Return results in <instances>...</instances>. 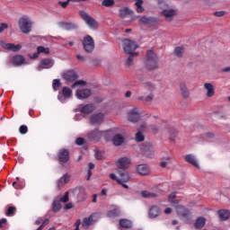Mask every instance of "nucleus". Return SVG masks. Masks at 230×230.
<instances>
[{"mask_svg":"<svg viewBox=\"0 0 230 230\" xmlns=\"http://www.w3.org/2000/svg\"><path fill=\"white\" fill-rule=\"evenodd\" d=\"M3 224H6V218H2L0 220V227H3Z\"/></svg>","mask_w":230,"mask_h":230,"instance_id":"nucleus-62","label":"nucleus"},{"mask_svg":"<svg viewBox=\"0 0 230 230\" xmlns=\"http://www.w3.org/2000/svg\"><path fill=\"white\" fill-rule=\"evenodd\" d=\"M71 181V175L68 173L64 174L58 181V188H62L65 184H67Z\"/></svg>","mask_w":230,"mask_h":230,"instance_id":"nucleus-28","label":"nucleus"},{"mask_svg":"<svg viewBox=\"0 0 230 230\" xmlns=\"http://www.w3.org/2000/svg\"><path fill=\"white\" fill-rule=\"evenodd\" d=\"M18 26H19L22 33L28 35V33L31 32V27L33 26V22H31V19L30 17L22 16L19 20Z\"/></svg>","mask_w":230,"mask_h":230,"instance_id":"nucleus-4","label":"nucleus"},{"mask_svg":"<svg viewBox=\"0 0 230 230\" xmlns=\"http://www.w3.org/2000/svg\"><path fill=\"white\" fill-rule=\"evenodd\" d=\"M139 22H140V24H152V22H154V18L142 16L139 19Z\"/></svg>","mask_w":230,"mask_h":230,"instance_id":"nucleus-37","label":"nucleus"},{"mask_svg":"<svg viewBox=\"0 0 230 230\" xmlns=\"http://www.w3.org/2000/svg\"><path fill=\"white\" fill-rule=\"evenodd\" d=\"M128 58L126 59V67L132 66V64H134V57H137L136 54H128Z\"/></svg>","mask_w":230,"mask_h":230,"instance_id":"nucleus-38","label":"nucleus"},{"mask_svg":"<svg viewBox=\"0 0 230 230\" xmlns=\"http://www.w3.org/2000/svg\"><path fill=\"white\" fill-rule=\"evenodd\" d=\"M39 51H37L36 53H33L31 56V58H39Z\"/></svg>","mask_w":230,"mask_h":230,"instance_id":"nucleus-59","label":"nucleus"},{"mask_svg":"<svg viewBox=\"0 0 230 230\" xmlns=\"http://www.w3.org/2000/svg\"><path fill=\"white\" fill-rule=\"evenodd\" d=\"M52 87L54 91H58V89L60 88V80L55 79L53 81Z\"/></svg>","mask_w":230,"mask_h":230,"instance_id":"nucleus-45","label":"nucleus"},{"mask_svg":"<svg viewBox=\"0 0 230 230\" xmlns=\"http://www.w3.org/2000/svg\"><path fill=\"white\" fill-rule=\"evenodd\" d=\"M69 0L66 1V2H58V4H60L62 6V8H66L67 7V4H69Z\"/></svg>","mask_w":230,"mask_h":230,"instance_id":"nucleus-55","label":"nucleus"},{"mask_svg":"<svg viewBox=\"0 0 230 230\" xmlns=\"http://www.w3.org/2000/svg\"><path fill=\"white\" fill-rule=\"evenodd\" d=\"M102 4V6H106V7L113 6L114 0H103Z\"/></svg>","mask_w":230,"mask_h":230,"instance_id":"nucleus-46","label":"nucleus"},{"mask_svg":"<svg viewBox=\"0 0 230 230\" xmlns=\"http://www.w3.org/2000/svg\"><path fill=\"white\" fill-rule=\"evenodd\" d=\"M84 142H85V140H84L83 137H78V138H76V140H75V143H76L78 146L84 145Z\"/></svg>","mask_w":230,"mask_h":230,"instance_id":"nucleus-52","label":"nucleus"},{"mask_svg":"<svg viewBox=\"0 0 230 230\" xmlns=\"http://www.w3.org/2000/svg\"><path fill=\"white\" fill-rule=\"evenodd\" d=\"M174 55L175 57H179V58H181V57L184 55V49L182 47H176L174 49Z\"/></svg>","mask_w":230,"mask_h":230,"instance_id":"nucleus-41","label":"nucleus"},{"mask_svg":"<svg viewBox=\"0 0 230 230\" xmlns=\"http://www.w3.org/2000/svg\"><path fill=\"white\" fill-rule=\"evenodd\" d=\"M206 226V219L203 217H199L196 219L195 227L196 229H202Z\"/></svg>","mask_w":230,"mask_h":230,"instance_id":"nucleus-31","label":"nucleus"},{"mask_svg":"<svg viewBox=\"0 0 230 230\" xmlns=\"http://www.w3.org/2000/svg\"><path fill=\"white\" fill-rule=\"evenodd\" d=\"M119 178L114 173L110 174L111 181H117L118 184H120L125 190H128V186L126 184L130 181V174L127 172H119Z\"/></svg>","mask_w":230,"mask_h":230,"instance_id":"nucleus-2","label":"nucleus"},{"mask_svg":"<svg viewBox=\"0 0 230 230\" xmlns=\"http://www.w3.org/2000/svg\"><path fill=\"white\" fill-rule=\"evenodd\" d=\"M125 137L119 134L115 135L112 138V143L115 146H119L123 145Z\"/></svg>","mask_w":230,"mask_h":230,"instance_id":"nucleus-29","label":"nucleus"},{"mask_svg":"<svg viewBox=\"0 0 230 230\" xmlns=\"http://www.w3.org/2000/svg\"><path fill=\"white\" fill-rule=\"evenodd\" d=\"M119 226L125 229H129V227H132V222L128 219H122L119 221Z\"/></svg>","mask_w":230,"mask_h":230,"instance_id":"nucleus-36","label":"nucleus"},{"mask_svg":"<svg viewBox=\"0 0 230 230\" xmlns=\"http://www.w3.org/2000/svg\"><path fill=\"white\" fill-rule=\"evenodd\" d=\"M223 73H230V66L223 68Z\"/></svg>","mask_w":230,"mask_h":230,"instance_id":"nucleus-64","label":"nucleus"},{"mask_svg":"<svg viewBox=\"0 0 230 230\" xmlns=\"http://www.w3.org/2000/svg\"><path fill=\"white\" fill-rule=\"evenodd\" d=\"M80 15L91 30H96V28H98V22L94 20V18L89 16V14L85 13V11H81Z\"/></svg>","mask_w":230,"mask_h":230,"instance_id":"nucleus-7","label":"nucleus"},{"mask_svg":"<svg viewBox=\"0 0 230 230\" xmlns=\"http://www.w3.org/2000/svg\"><path fill=\"white\" fill-rule=\"evenodd\" d=\"M37 51L38 53H44L45 55H49V48H45L43 46H40L37 48Z\"/></svg>","mask_w":230,"mask_h":230,"instance_id":"nucleus-43","label":"nucleus"},{"mask_svg":"<svg viewBox=\"0 0 230 230\" xmlns=\"http://www.w3.org/2000/svg\"><path fill=\"white\" fill-rule=\"evenodd\" d=\"M82 225V220L77 219L76 222L75 223V229L74 230H80V226Z\"/></svg>","mask_w":230,"mask_h":230,"instance_id":"nucleus-51","label":"nucleus"},{"mask_svg":"<svg viewBox=\"0 0 230 230\" xmlns=\"http://www.w3.org/2000/svg\"><path fill=\"white\" fill-rule=\"evenodd\" d=\"M146 128V125H141L138 128V131L135 135V139L137 142L145 141V135H143V131Z\"/></svg>","mask_w":230,"mask_h":230,"instance_id":"nucleus-24","label":"nucleus"},{"mask_svg":"<svg viewBox=\"0 0 230 230\" xmlns=\"http://www.w3.org/2000/svg\"><path fill=\"white\" fill-rule=\"evenodd\" d=\"M60 26L63 30H66V31L76 29V24L75 23L61 22Z\"/></svg>","mask_w":230,"mask_h":230,"instance_id":"nucleus-35","label":"nucleus"},{"mask_svg":"<svg viewBox=\"0 0 230 230\" xmlns=\"http://www.w3.org/2000/svg\"><path fill=\"white\" fill-rule=\"evenodd\" d=\"M6 215L7 217H11V215H15V207H9Z\"/></svg>","mask_w":230,"mask_h":230,"instance_id":"nucleus-47","label":"nucleus"},{"mask_svg":"<svg viewBox=\"0 0 230 230\" xmlns=\"http://www.w3.org/2000/svg\"><path fill=\"white\" fill-rule=\"evenodd\" d=\"M63 78L66 82H75L76 78H78V75H76L75 71L69 70L67 72L63 73Z\"/></svg>","mask_w":230,"mask_h":230,"instance_id":"nucleus-18","label":"nucleus"},{"mask_svg":"<svg viewBox=\"0 0 230 230\" xmlns=\"http://www.w3.org/2000/svg\"><path fill=\"white\" fill-rule=\"evenodd\" d=\"M8 29V24L6 23H2L0 26V33H3V31H4V30Z\"/></svg>","mask_w":230,"mask_h":230,"instance_id":"nucleus-53","label":"nucleus"},{"mask_svg":"<svg viewBox=\"0 0 230 230\" xmlns=\"http://www.w3.org/2000/svg\"><path fill=\"white\" fill-rule=\"evenodd\" d=\"M20 134H26L28 132V127L25 125H22L19 128Z\"/></svg>","mask_w":230,"mask_h":230,"instance_id":"nucleus-48","label":"nucleus"},{"mask_svg":"<svg viewBox=\"0 0 230 230\" xmlns=\"http://www.w3.org/2000/svg\"><path fill=\"white\" fill-rule=\"evenodd\" d=\"M146 67L147 69H157L159 67V57L152 50L147 52V58L146 60Z\"/></svg>","mask_w":230,"mask_h":230,"instance_id":"nucleus-5","label":"nucleus"},{"mask_svg":"<svg viewBox=\"0 0 230 230\" xmlns=\"http://www.w3.org/2000/svg\"><path fill=\"white\" fill-rule=\"evenodd\" d=\"M218 216L220 217L221 220L226 221V220H229L230 217V212L228 210H219L218 211Z\"/></svg>","mask_w":230,"mask_h":230,"instance_id":"nucleus-32","label":"nucleus"},{"mask_svg":"<svg viewBox=\"0 0 230 230\" xmlns=\"http://www.w3.org/2000/svg\"><path fill=\"white\" fill-rule=\"evenodd\" d=\"M102 136H103V131H100V129L95 128L88 133V139H91L92 141H98Z\"/></svg>","mask_w":230,"mask_h":230,"instance_id":"nucleus-20","label":"nucleus"},{"mask_svg":"<svg viewBox=\"0 0 230 230\" xmlns=\"http://www.w3.org/2000/svg\"><path fill=\"white\" fill-rule=\"evenodd\" d=\"M160 213L161 211L158 207H152L149 210V217L150 218H155V217H159Z\"/></svg>","mask_w":230,"mask_h":230,"instance_id":"nucleus-33","label":"nucleus"},{"mask_svg":"<svg viewBox=\"0 0 230 230\" xmlns=\"http://www.w3.org/2000/svg\"><path fill=\"white\" fill-rule=\"evenodd\" d=\"M203 87L206 91L207 98H213L215 96V86L211 83H205Z\"/></svg>","mask_w":230,"mask_h":230,"instance_id":"nucleus-19","label":"nucleus"},{"mask_svg":"<svg viewBox=\"0 0 230 230\" xmlns=\"http://www.w3.org/2000/svg\"><path fill=\"white\" fill-rule=\"evenodd\" d=\"M137 172L139 175H150V168L145 164L137 166Z\"/></svg>","mask_w":230,"mask_h":230,"instance_id":"nucleus-22","label":"nucleus"},{"mask_svg":"<svg viewBox=\"0 0 230 230\" xmlns=\"http://www.w3.org/2000/svg\"><path fill=\"white\" fill-rule=\"evenodd\" d=\"M144 100L145 102H152V100H154V95L148 94Z\"/></svg>","mask_w":230,"mask_h":230,"instance_id":"nucleus-56","label":"nucleus"},{"mask_svg":"<svg viewBox=\"0 0 230 230\" xmlns=\"http://www.w3.org/2000/svg\"><path fill=\"white\" fill-rule=\"evenodd\" d=\"M225 13H226L224 11H219V12L214 13V15H216V17H224Z\"/></svg>","mask_w":230,"mask_h":230,"instance_id":"nucleus-54","label":"nucleus"},{"mask_svg":"<svg viewBox=\"0 0 230 230\" xmlns=\"http://www.w3.org/2000/svg\"><path fill=\"white\" fill-rule=\"evenodd\" d=\"M60 200L61 202H67L69 200V191H66Z\"/></svg>","mask_w":230,"mask_h":230,"instance_id":"nucleus-49","label":"nucleus"},{"mask_svg":"<svg viewBox=\"0 0 230 230\" xmlns=\"http://www.w3.org/2000/svg\"><path fill=\"white\" fill-rule=\"evenodd\" d=\"M119 215V209H118V208L110 210L108 212V217H110V218H112L113 217H118Z\"/></svg>","mask_w":230,"mask_h":230,"instance_id":"nucleus-44","label":"nucleus"},{"mask_svg":"<svg viewBox=\"0 0 230 230\" xmlns=\"http://www.w3.org/2000/svg\"><path fill=\"white\" fill-rule=\"evenodd\" d=\"M164 213H165V215H170V213H172V208H165Z\"/></svg>","mask_w":230,"mask_h":230,"instance_id":"nucleus-63","label":"nucleus"},{"mask_svg":"<svg viewBox=\"0 0 230 230\" xmlns=\"http://www.w3.org/2000/svg\"><path fill=\"white\" fill-rule=\"evenodd\" d=\"M83 46L86 53H93L94 51V40L90 35H86L83 39Z\"/></svg>","mask_w":230,"mask_h":230,"instance_id":"nucleus-9","label":"nucleus"},{"mask_svg":"<svg viewBox=\"0 0 230 230\" xmlns=\"http://www.w3.org/2000/svg\"><path fill=\"white\" fill-rule=\"evenodd\" d=\"M52 209L55 213H57V211H60V209H62V205L60 204V201L55 200L52 204Z\"/></svg>","mask_w":230,"mask_h":230,"instance_id":"nucleus-42","label":"nucleus"},{"mask_svg":"<svg viewBox=\"0 0 230 230\" xmlns=\"http://www.w3.org/2000/svg\"><path fill=\"white\" fill-rule=\"evenodd\" d=\"M122 48L127 55H137V52L135 51L139 48V45L132 40L126 39L122 40Z\"/></svg>","mask_w":230,"mask_h":230,"instance_id":"nucleus-3","label":"nucleus"},{"mask_svg":"<svg viewBox=\"0 0 230 230\" xmlns=\"http://www.w3.org/2000/svg\"><path fill=\"white\" fill-rule=\"evenodd\" d=\"M55 66V62L51 58H45L40 61V65L37 66V71H42V69H51Z\"/></svg>","mask_w":230,"mask_h":230,"instance_id":"nucleus-13","label":"nucleus"},{"mask_svg":"<svg viewBox=\"0 0 230 230\" xmlns=\"http://www.w3.org/2000/svg\"><path fill=\"white\" fill-rule=\"evenodd\" d=\"M72 89H76L75 97L77 100H87L92 94L91 89L85 88V81H76L72 84Z\"/></svg>","mask_w":230,"mask_h":230,"instance_id":"nucleus-1","label":"nucleus"},{"mask_svg":"<svg viewBox=\"0 0 230 230\" xmlns=\"http://www.w3.org/2000/svg\"><path fill=\"white\" fill-rule=\"evenodd\" d=\"M180 93L182 96V98L188 99L190 98V90L188 89V86L185 83L180 84Z\"/></svg>","mask_w":230,"mask_h":230,"instance_id":"nucleus-26","label":"nucleus"},{"mask_svg":"<svg viewBox=\"0 0 230 230\" xmlns=\"http://www.w3.org/2000/svg\"><path fill=\"white\" fill-rule=\"evenodd\" d=\"M130 13H132V10H130L128 7H124L122 9L119 10V17H121L122 19H125V17H127V15H130Z\"/></svg>","mask_w":230,"mask_h":230,"instance_id":"nucleus-34","label":"nucleus"},{"mask_svg":"<svg viewBox=\"0 0 230 230\" xmlns=\"http://www.w3.org/2000/svg\"><path fill=\"white\" fill-rule=\"evenodd\" d=\"M185 161L189 163V164H191L195 168H199V162L197 161V157L193 155H187L185 156Z\"/></svg>","mask_w":230,"mask_h":230,"instance_id":"nucleus-25","label":"nucleus"},{"mask_svg":"<svg viewBox=\"0 0 230 230\" xmlns=\"http://www.w3.org/2000/svg\"><path fill=\"white\" fill-rule=\"evenodd\" d=\"M96 215L93 214L89 217H84L82 223L83 229H89L90 226H93L96 222Z\"/></svg>","mask_w":230,"mask_h":230,"instance_id":"nucleus-16","label":"nucleus"},{"mask_svg":"<svg viewBox=\"0 0 230 230\" xmlns=\"http://www.w3.org/2000/svg\"><path fill=\"white\" fill-rule=\"evenodd\" d=\"M144 85L146 89H147V91H155V89H157V86L155 85V84L152 82H146Z\"/></svg>","mask_w":230,"mask_h":230,"instance_id":"nucleus-40","label":"nucleus"},{"mask_svg":"<svg viewBox=\"0 0 230 230\" xmlns=\"http://www.w3.org/2000/svg\"><path fill=\"white\" fill-rule=\"evenodd\" d=\"M168 0H159L158 1V4H160V6H161V8H163V4H166V2H167Z\"/></svg>","mask_w":230,"mask_h":230,"instance_id":"nucleus-58","label":"nucleus"},{"mask_svg":"<svg viewBox=\"0 0 230 230\" xmlns=\"http://www.w3.org/2000/svg\"><path fill=\"white\" fill-rule=\"evenodd\" d=\"M162 17H164L167 22H172L177 15V9L175 8H164L161 12Z\"/></svg>","mask_w":230,"mask_h":230,"instance_id":"nucleus-8","label":"nucleus"},{"mask_svg":"<svg viewBox=\"0 0 230 230\" xmlns=\"http://www.w3.org/2000/svg\"><path fill=\"white\" fill-rule=\"evenodd\" d=\"M0 46L4 48V49H8L9 51H20L22 48L21 44H13V43H5L4 41H0Z\"/></svg>","mask_w":230,"mask_h":230,"instance_id":"nucleus-14","label":"nucleus"},{"mask_svg":"<svg viewBox=\"0 0 230 230\" xmlns=\"http://www.w3.org/2000/svg\"><path fill=\"white\" fill-rule=\"evenodd\" d=\"M105 120V114L102 112L93 113L90 116L89 121L91 125H93L94 127H98L103 123Z\"/></svg>","mask_w":230,"mask_h":230,"instance_id":"nucleus-10","label":"nucleus"},{"mask_svg":"<svg viewBox=\"0 0 230 230\" xmlns=\"http://www.w3.org/2000/svg\"><path fill=\"white\" fill-rule=\"evenodd\" d=\"M94 104H86L81 108V112L84 114H91V112H94Z\"/></svg>","mask_w":230,"mask_h":230,"instance_id":"nucleus-30","label":"nucleus"},{"mask_svg":"<svg viewBox=\"0 0 230 230\" xmlns=\"http://www.w3.org/2000/svg\"><path fill=\"white\" fill-rule=\"evenodd\" d=\"M135 4L137 6V13H143V12H145V8H143V0H137Z\"/></svg>","mask_w":230,"mask_h":230,"instance_id":"nucleus-39","label":"nucleus"},{"mask_svg":"<svg viewBox=\"0 0 230 230\" xmlns=\"http://www.w3.org/2000/svg\"><path fill=\"white\" fill-rule=\"evenodd\" d=\"M175 193H172L171 195H169L168 199H169V201L172 202V200H173V199H175Z\"/></svg>","mask_w":230,"mask_h":230,"instance_id":"nucleus-60","label":"nucleus"},{"mask_svg":"<svg viewBox=\"0 0 230 230\" xmlns=\"http://www.w3.org/2000/svg\"><path fill=\"white\" fill-rule=\"evenodd\" d=\"M176 213L180 218L187 220V223L190 222V218H191V212L190 209L186 208L184 206L178 205L176 206Z\"/></svg>","mask_w":230,"mask_h":230,"instance_id":"nucleus-6","label":"nucleus"},{"mask_svg":"<svg viewBox=\"0 0 230 230\" xmlns=\"http://www.w3.org/2000/svg\"><path fill=\"white\" fill-rule=\"evenodd\" d=\"M71 96H73V91H71V88L64 87L62 89V93L58 95V99L59 102H61V103H65L66 100H69Z\"/></svg>","mask_w":230,"mask_h":230,"instance_id":"nucleus-12","label":"nucleus"},{"mask_svg":"<svg viewBox=\"0 0 230 230\" xmlns=\"http://www.w3.org/2000/svg\"><path fill=\"white\" fill-rule=\"evenodd\" d=\"M128 119L132 123H137L141 119V113L139 112V109L133 108L128 111Z\"/></svg>","mask_w":230,"mask_h":230,"instance_id":"nucleus-11","label":"nucleus"},{"mask_svg":"<svg viewBox=\"0 0 230 230\" xmlns=\"http://www.w3.org/2000/svg\"><path fill=\"white\" fill-rule=\"evenodd\" d=\"M149 128L154 134H157V131L159 130V128H157L155 125L149 126Z\"/></svg>","mask_w":230,"mask_h":230,"instance_id":"nucleus-50","label":"nucleus"},{"mask_svg":"<svg viewBox=\"0 0 230 230\" xmlns=\"http://www.w3.org/2000/svg\"><path fill=\"white\" fill-rule=\"evenodd\" d=\"M140 195L143 199H155L159 197V193L149 190H143L140 192Z\"/></svg>","mask_w":230,"mask_h":230,"instance_id":"nucleus-27","label":"nucleus"},{"mask_svg":"<svg viewBox=\"0 0 230 230\" xmlns=\"http://www.w3.org/2000/svg\"><path fill=\"white\" fill-rule=\"evenodd\" d=\"M143 154L148 159H152V157L155 155V151L154 150V147L152 146H146L143 149Z\"/></svg>","mask_w":230,"mask_h":230,"instance_id":"nucleus-23","label":"nucleus"},{"mask_svg":"<svg viewBox=\"0 0 230 230\" xmlns=\"http://www.w3.org/2000/svg\"><path fill=\"white\" fill-rule=\"evenodd\" d=\"M12 62L15 66H24L28 64V61H26V58L22 55L13 56L12 58Z\"/></svg>","mask_w":230,"mask_h":230,"instance_id":"nucleus-17","label":"nucleus"},{"mask_svg":"<svg viewBox=\"0 0 230 230\" xmlns=\"http://www.w3.org/2000/svg\"><path fill=\"white\" fill-rule=\"evenodd\" d=\"M76 58L79 60V62H84L85 61V57L83 55H77Z\"/></svg>","mask_w":230,"mask_h":230,"instance_id":"nucleus-57","label":"nucleus"},{"mask_svg":"<svg viewBox=\"0 0 230 230\" xmlns=\"http://www.w3.org/2000/svg\"><path fill=\"white\" fill-rule=\"evenodd\" d=\"M73 208V203H68L65 206V209H71Z\"/></svg>","mask_w":230,"mask_h":230,"instance_id":"nucleus-61","label":"nucleus"},{"mask_svg":"<svg viewBox=\"0 0 230 230\" xmlns=\"http://www.w3.org/2000/svg\"><path fill=\"white\" fill-rule=\"evenodd\" d=\"M117 164L121 170H127L132 164V161L128 157H122L118 160Z\"/></svg>","mask_w":230,"mask_h":230,"instance_id":"nucleus-15","label":"nucleus"},{"mask_svg":"<svg viewBox=\"0 0 230 230\" xmlns=\"http://www.w3.org/2000/svg\"><path fill=\"white\" fill-rule=\"evenodd\" d=\"M59 163H67L69 161V151L61 149L58 155Z\"/></svg>","mask_w":230,"mask_h":230,"instance_id":"nucleus-21","label":"nucleus"}]
</instances>
